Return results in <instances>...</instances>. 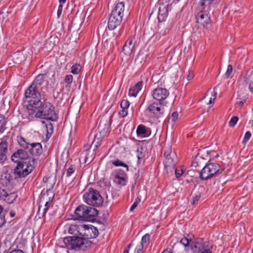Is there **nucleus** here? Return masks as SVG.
I'll return each instance as SVG.
<instances>
[{"instance_id": "1", "label": "nucleus", "mask_w": 253, "mask_h": 253, "mask_svg": "<svg viewBox=\"0 0 253 253\" xmlns=\"http://www.w3.org/2000/svg\"><path fill=\"white\" fill-rule=\"evenodd\" d=\"M13 177L10 173H5L0 177V199L8 204L14 202L18 197L17 193L12 191Z\"/></svg>"}, {"instance_id": "2", "label": "nucleus", "mask_w": 253, "mask_h": 253, "mask_svg": "<svg viewBox=\"0 0 253 253\" xmlns=\"http://www.w3.org/2000/svg\"><path fill=\"white\" fill-rule=\"evenodd\" d=\"M64 247L68 250L78 251L85 250L90 248L92 242L82 236H72L63 239Z\"/></svg>"}, {"instance_id": "3", "label": "nucleus", "mask_w": 253, "mask_h": 253, "mask_svg": "<svg viewBox=\"0 0 253 253\" xmlns=\"http://www.w3.org/2000/svg\"><path fill=\"white\" fill-rule=\"evenodd\" d=\"M125 4L123 1L117 2L114 6L108 19V28L113 30L122 22L124 14Z\"/></svg>"}, {"instance_id": "4", "label": "nucleus", "mask_w": 253, "mask_h": 253, "mask_svg": "<svg viewBox=\"0 0 253 253\" xmlns=\"http://www.w3.org/2000/svg\"><path fill=\"white\" fill-rule=\"evenodd\" d=\"M38 109L37 115L39 118L56 121L58 119V115L55 113V108L51 103L48 102L42 103L41 100L38 105L34 106Z\"/></svg>"}, {"instance_id": "5", "label": "nucleus", "mask_w": 253, "mask_h": 253, "mask_svg": "<svg viewBox=\"0 0 253 253\" xmlns=\"http://www.w3.org/2000/svg\"><path fill=\"white\" fill-rule=\"evenodd\" d=\"M75 213L79 220L93 221L98 214V211L94 208L82 205L76 208Z\"/></svg>"}, {"instance_id": "6", "label": "nucleus", "mask_w": 253, "mask_h": 253, "mask_svg": "<svg viewBox=\"0 0 253 253\" xmlns=\"http://www.w3.org/2000/svg\"><path fill=\"white\" fill-rule=\"evenodd\" d=\"M83 198L87 204L96 207L101 206L104 201L99 192L92 188H88L84 193Z\"/></svg>"}, {"instance_id": "7", "label": "nucleus", "mask_w": 253, "mask_h": 253, "mask_svg": "<svg viewBox=\"0 0 253 253\" xmlns=\"http://www.w3.org/2000/svg\"><path fill=\"white\" fill-rule=\"evenodd\" d=\"M19 145L25 149H29V153L34 156H39L42 153V145L40 143H30L22 136L17 137Z\"/></svg>"}, {"instance_id": "8", "label": "nucleus", "mask_w": 253, "mask_h": 253, "mask_svg": "<svg viewBox=\"0 0 253 253\" xmlns=\"http://www.w3.org/2000/svg\"><path fill=\"white\" fill-rule=\"evenodd\" d=\"M220 166L215 163H209L200 171L199 177L203 180L211 179L218 174Z\"/></svg>"}, {"instance_id": "9", "label": "nucleus", "mask_w": 253, "mask_h": 253, "mask_svg": "<svg viewBox=\"0 0 253 253\" xmlns=\"http://www.w3.org/2000/svg\"><path fill=\"white\" fill-rule=\"evenodd\" d=\"M23 100L34 106L38 105L40 101L41 100V94L39 89L30 86L25 92Z\"/></svg>"}, {"instance_id": "10", "label": "nucleus", "mask_w": 253, "mask_h": 253, "mask_svg": "<svg viewBox=\"0 0 253 253\" xmlns=\"http://www.w3.org/2000/svg\"><path fill=\"white\" fill-rule=\"evenodd\" d=\"M34 169V167L31 164L30 161L17 164L13 171L14 179L26 177Z\"/></svg>"}, {"instance_id": "11", "label": "nucleus", "mask_w": 253, "mask_h": 253, "mask_svg": "<svg viewBox=\"0 0 253 253\" xmlns=\"http://www.w3.org/2000/svg\"><path fill=\"white\" fill-rule=\"evenodd\" d=\"M202 238L194 240L191 244V250L192 253H212L211 247Z\"/></svg>"}, {"instance_id": "12", "label": "nucleus", "mask_w": 253, "mask_h": 253, "mask_svg": "<svg viewBox=\"0 0 253 253\" xmlns=\"http://www.w3.org/2000/svg\"><path fill=\"white\" fill-rule=\"evenodd\" d=\"M169 94V91L162 87H157L151 92V95L153 99L158 101L159 104L163 106L167 105L168 102L166 99Z\"/></svg>"}, {"instance_id": "13", "label": "nucleus", "mask_w": 253, "mask_h": 253, "mask_svg": "<svg viewBox=\"0 0 253 253\" xmlns=\"http://www.w3.org/2000/svg\"><path fill=\"white\" fill-rule=\"evenodd\" d=\"M165 159L164 161L165 169L167 170L173 169L176 164V156L174 152L171 151L170 147H165L164 149Z\"/></svg>"}, {"instance_id": "14", "label": "nucleus", "mask_w": 253, "mask_h": 253, "mask_svg": "<svg viewBox=\"0 0 253 253\" xmlns=\"http://www.w3.org/2000/svg\"><path fill=\"white\" fill-rule=\"evenodd\" d=\"M197 14L196 16V22L200 24L202 26L205 27L210 23V18L209 16V12L205 11V10H200L198 5L197 7Z\"/></svg>"}, {"instance_id": "15", "label": "nucleus", "mask_w": 253, "mask_h": 253, "mask_svg": "<svg viewBox=\"0 0 253 253\" xmlns=\"http://www.w3.org/2000/svg\"><path fill=\"white\" fill-rule=\"evenodd\" d=\"M82 237L84 239H92L97 237L99 234L97 228L92 225H84Z\"/></svg>"}, {"instance_id": "16", "label": "nucleus", "mask_w": 253, "mask_h": 253, "mask_svg": "<svg viewBox=\"0 0 253 253\" xmlns=\"http://www.w3.org/2000/svg\"><path fill=\"white\" fill-rule=\"evenodd\" d=\"M29 155L26 151L20 149L15 151L11 156V160L17 164L27 161Z\"/></svg>"}, {"instance_id": "17", "label": "nucleus", "mask_w": 253, "mask_h": 253, "mask_svg": "<svg viewBox=\"0 0 253 253\" xmlns=\"http://www.w3.org/2000/svg\"><path fill=\"white\" fill-rule=\"evenodd\" d=\"M159 105V103H158L157 102H154L148 106L147 110L150 114L159 118L163 115L164 111V108H161Z\"/></svg>"}, {"instance_id": "18", "label": "nucleus", "mask_w": 253, "mask_h": 253, "mask_svg": "<svg viewBox=\"0 0 253 253\" xmlns=\"http://www.w3.org/2000/svg\"><path fill=\"white\" fill-rule=\"evenodd\" d=\"M169 4L162 2L160 3L159 8L158 19L159 22H162L165 20L168 15Z\"/></svg>"}, {"instance_id": "19", "label": "nucleus", "mask_w": 253, "mask_h": 253, "mask_svg": "<svg viewBox=\"0 0 253 253\" xmlns=\"http://www.w3.org/2000/svg\"><path fill=\"white\" fill-rule=\"evenodd\" d=\"M83 224H71L68 228V233L73 236H82Z\"/></svg>"}, {"instance_id": "20", "label": "nucleus", "mask_w": 253, "mask_h": 253, "mask_svg": "<svg viewBox=\"0 0 253 253\" xmlns=\"http://www.w3.org/2000/svg\"><path fill=\"white\" fill-rule=\"evenodd\" d=\"M8 145L6 141H2L0 143V164H2L7 159Z\"/></svg>"}, {"instance_id": "21", "label": "nucleus", "mask_w": 253, "mask_h": 253, "mask_svg": "<svg viewBox=\"0 0 253 253\" xmlns=\"http://www.w3.org/2000/svg\"><path fill=\"white\" fill-rule=\"evenodd\" d=\"M134 47L133 39H128L123 46L122 51L126 55H130L132 53Z\"/></svg>"}, {"instance_id": "22", "label": "nucleus", "mask_w": 253, "mask_h": 253, "mask_svg": "<svg viewBox=\"0 0 253 253\" xmlns=\"http://www.w3.org/2000/svg\"><path fill=\"white\" fill-rule=\"evenodd\" d=\"M143 85V82L139 81L136 83L133 86L131 87L128 91L129 96L136 97L138 93L141 90Z\"/></svg>"}, {"instance_id": "23", "label": "nucleus", "mask_w": 253, "mask_h": 253, "mask_svg": "<svg viewBox=\"0 0 253 253\" xmlns=\"http://www.w3.org/2000/svg\"><path fill=\"white\" fill-rule=\"evenodd\" d=\"M121 108L122 110L119 112V115L124 118L128 114V108L129 106V102L127 99H123L121 102Z\"/></svg>"}, {"instance_id": "24", "label": "nucleus", "mask_w": 253, "mask_h": 253, "mask_svg": "<svg viewBox=\"0 0 253 253\" xmlns=\"http://www.w3.org/2000/svg\"><path fill=\"white\" fill-rule=\"evenodd\" d=\"M194 236L192 234H188L186 237L182 238L180 241V243L184 246L185 251L188 252L189 251L190 248L191 249V244L193 241L192 238Z\"/></svg>"}, {"instance_id": "25", "label": "nucleus", "mask_w": 253, "mask_h": 253, "mask_svg": "<svg viewBox=\"0 0 253 253\" xmlns=\"http://www.w3.org/2000/svg\"><path fill=\"white\" fill-rule=\"evenodd\" d=\"M27 109L28 115L27 117L29 120H32L35 118H39V116L37 115V114H38V109L35 108L34 105L29 103L27 106Z\"/></svg>"}, {"instance_id": "26", "label": "nucleus", "mask_w": 253, "mask_h": 253, "mask_svg": "<svg viewBox=\"0 0 253 253\" xmlns=\"http://www.w3.org/2000/svg\"><path fill=\"white\" fill-rule=\"evenodd\" d=\"M214 0H200L198 3L200 10H205L206 11L211 10V4Z\"/></svg>"}, {"instance_id": "27", "label": "nucleus", "mask_w": 253, "mask_h": 253, "mask_svg": "<svg viewBox=\"0 0 253 253\" xmlns=\"http://www.w3.org/2000/svg\"><path fill=\"white\" fill-rule=\"evenodd\" d=\"M44 78L45 75L44 74L38 75L30 86H33L38 89H39L44 82Z\"/></svg>"}, {"instance_id": "28", "label": "nucleus", "mask_w": 253, "mask_h": 253, "mask_svg": "<svg viewBox=\"0 0 253 253\" xmlns=\"http://www.w3.org/2000/svg\"><path fill=\"white\" fill-rule=\"evenodd\" d=\"M244 81L247 84H249V89L252 92H253V72H251L249 74H247L244 77Z\"/></svg>"}, {"instance_id": "29", "label": "nucleus", "mask_w": 253, "mask_h": 253, "mask_svg": "<svg viewBox=\"0 0 253 253\" xmlns=\"http://www.w3.org/2000/svg\"><path fill=\"white\" fill-rule=\"evenodd\" d=\"M12 60L15 64H20L23 60L24 57L20 51L14 53L12 55Z\"/></svg>"}, {"instance_id": "30", "label": "nucleus", "mask_w": 253, "mask_h": 253, "mask_svg": "<svg viewBox=\"0 0 253 253\" xmlns=\"http://www.w3.org/2000/svg\"><path fill=\"white\" fill-rule=\"evenodd\" d=\"M46 193H47V195L49 194V193H50L52 195V197L51 198H50V197L49 198L48 200L45 202V204L44 205L45 208L43 209L42 212V217H43L45 215L48 209L49 208V207H50V206L51 205V202L52 201V199H53V198L54 196L53 192H52V191L51 190H50V189L47 190Z\"/></svg>"}, {"instance_id": "31", "label": "nucleus", "mask_w": 253, "mask_h": 253, "mask_svg": "<svg viewBox=\"0 0 253 253\" xmlns=\"http://www.w3.org/2000/svg\"><path fill=\"white\" fill-rule=\"evenodd\" d=\"M114 181L118 185L124 186L126 183V176H120L119 175H115Z\"/></svg>"}, {"instance_id": "32", "label": "nucleus", "mask_w": 253, "mask_h": 253, "mask_svg": "<svg viewBox=\"0 0 253 253\" xmlns=\"http://www.w3.org/2000/svg\"><path fill=\"white\" fill-rule=\"evenodd\" d=\"M136 133L138 136H146L147 130L145 126L139 125L136 129Z\"/></svg>"}, {"instance_id": "33", "label": "nucleus", "mask_w": 253, "mask_h": 253, "mask_svg": "<svg viewBox=\"0 0 253 253\" xmlns=\"http://www.w3.org/2000/svg\"><path fill=\"white\" fill-rule=\"evenodd\" d=\"M7 123L5 117L3 115H0V133H2L6 129V124Z\"/></svg>"}, {"instance_id": "34", "label": "nucleus", "mask_w": 253, "mask_h": 253, "mask_svg": "<svg viewBox=\"0 0 253 253\" xmlns=\"http://www.w3.org/2000/svg\"><path fill=\"white\" fill-rule=\"evenodd\" d=\"M150 239V235L149 234H146L142 236L140 244L143 245V246H148L149 243Z\"/></svg>"}, {"instance_id": "35", "label": "nucleus", "mask_w": 253, "mask_h": 253, "mask_svg": "<svg viewBox=\"0 0 253 253\" xmlns=\"http://www.w3.org/2000/svg\"><path fill=\"white\" fill-rule=\"evenodd\" d=\"M112 164L116 167L121 166V167H125L126 168V171H128V166L126 164L124 163V162H123L122 161H121V160H120L119 159H117L115 161H112Z\"/></svg>"}, {"instance_id": "36", "label": "nucleus", "mask_w": 253, "mask_h": 253, "mask_svg": "<svg viewBox=\"0 0 253 253\" xmlns=\"http://www.w3.org/2000/svg\"><path fill=\"white\" fill-rule=\"evenodd\" d=\"M46 137L49 138L51 137V134L53 133V126L52 124L51 123H49V124L46 125Z\"/></svg>"}, {"instance_id": "37", "label": "nucleus", "mask_w": 253, "mask_h": 253, "mask_svg": "<svg viewBox=\"0 0 253 253\" xmlns=\"http://www.w3.org/2000/svg\"><path fill=\"white\" fill-rule=\"evenodd\" d=\"M81 71V66L79 64L73 65L71 67V73L73 74H78Z\"/></svg>"}, {"instance_id": "38", "label": "nucleus", "mask_w": 253, "mask_h": 253, "mask_svg": "<svg viewBox=\"0 0 253 253\" xmlns=\"http://www.w3.org/2000/svg\"><path fill=\"white\" fill-rule=\"evenodd\" d=\"M184 169L181 167L176 168L175 169V175L176 178H179L183 174Z\"/></svg>"}, {"instance_id": "39", "label": "nucleus", "mask_w": 253, "mask_h": 253, "mask_svg": "<svg viewBox=\"0 0 253 253\" xmlns=\"http://www.w3.org/2000/svg\"><path fill=\"white\" fill-rule=\"evenodd\" d=\"M238 121V117H237V116L232 117L229 122V126L230 127L234 126L236 125V124H237Z\"/></svg>"}, {"instance_id": "40", "label": "nucleus", "mask_w": 253, "mask_h": 253, "mask_svg": "<svg viewBox=\"0 0 253 253\" xmlns=\"http://www.w3.org/2000/svg\"><path fill=\"white\" fill-rule=\"evenodd\" d=\"M76 169V167L75 166L71 165L70 167L67 169L66 172V176L67 177L70 176L72 174H73Z\"/></svg>"}, {"instance_id": "41", "label": "nucleus", "mask_w": 253, "mask_h": 253, "mask_svg": "<svg viewBox=\"0 0 253 253\" xmlns=\"http://www.w3.org/2000/svg\"><path fill=\"white\" fill-rule=\"evenodd\" d=\"M251 135L252 134L250 131H247L245 134L244 138L243 140V144H246L250 139Z\"/></svg>"}, {"instance_id": "42", "label": "nucleus", "mask_w": 253, "mask_h": 253, "mask_svg": "<svg viewBox=\"0 0 253 253\" xmlns=\"http://www.w3.org/2000/svg\"><path fill=\"white\" fill-rule=\"evenodd\" d=\"M140 199L139 198H137L136 199H135V202L133 203V204L131 205L130 209H129V211H132L134 209H135L137 205H138V204L140 202Z\"/></svg>"}, {"instance_id": "43", "label": "nucleus", "mask_w": 253, "mask_h": 253, "mask_svg": "<svg viewBox=\"0 0 253 253\" xmlns=\"http://www.w3.org/2000/svg\"><path fill=\"white\" fill-rule=\"evenodd\" d=\"M200 197H201L200 193L196 194L195 195L193 196L192 204L193 205H196L198 203Z\"/></svg>"}, {"instance_id": "44", "label": "nucleus", "mask_w": 253, "mask_h": 253, "mask_svg": "<svg viewBox=\"0 0 253 253\" xmlns=\"http://www.w3.org/2000/svg\"><path fill=\"white\" fill-rule=\"evenodd\" d=\"M233 71V67L231 65H228L225 73L226 78H228Z\"/></svg>"}, {"instance_id": "45", "label": "nucleus", "mask_w": 253, "mask_h": 253, "mask_svg": "<svg viewBox=\"0 0 253 253\" xmlns=\"http://www.w3.org/2000/svg\"><path fill=\"white\" fill-rule=\"evenodd\" d=\"M73 76L71 75H66L65 77L64 81L68 84H70L73 81Z\"/></svg>"}, {"instance_id": "46", "label": "nucleus", "mask_w": 253, "mask_h": 253, "mask_svg": "<svg viewBox=\"0 0 253 253\" xmlns=\"http://www.w3.org/2000/svg\"><path fill=\"white\" fill-rule=\"evenodd\" d=\"M144 246L142 245H138L136 246L134 250V253H143Z\"/></svg>"}, {"instance_id": "47", "label": "nucleus", "mask_w": 253, "mask_h": 253, "mask_svg": "<svg viewBox=\"0 0 253 253\" xmlns=\"http://www.w3.org/2000/svg\"><path fill=\"white\" fill-rule=\"evenodd\" d=\"M246 99H247L246 98H244L241 100L237 102L235 104L236 107H238L240 108L242 107L244 104V103L246 102Z\"/></svg>"}, {"instance_id": "48", "label": "nucleus", "mask_w": 253, "mask_h": 253, "mask_svg": "<svg viewBox=\"0 0 253 253\" xmlns=\"http://www.w3.org/2000/svg\"><path fill=\"white\" fill-rule=\"evenodd\" d=\"M178 113L177 112H174L171 114L170 119L173 122H175L178 119Z\"/></svg>"}, {"instance_id": "49", "label": "nucleus", "mask_w": 253, "mask_h": 253, "mask_svg": "<svg viewBox=\"0 0 253 253\" xmlns=\"http://www.w3.org/2000/svg\"><path fill=\"white\" fill-rule=\"evenodd\" d=\"M6 222L5 219V214H0V227H2Z\"/></svg>"}, {"instance_id": "50", "label": "nucleus", "mask_w": 253, "mask_h": 253, "mask_svg": "<svg viewBox=\"0 0 253 253\" xmlns=\"http://www.w3.org/2000/svg\"><path fill=\"white\" fill-rule=\"evenodd\" d=\"M115 175H119V176H126L125 171L122 169H117L116 171Z\"/></svg>"}, {"instance_id": "51", "label": "nucleus", "mask_w": 253, "mask_h": 253, "mask_svg": "<svg viewBox=\"0 0 253 253\" xmlns=\"http://www.w3.org/2000/svg\"><path fill=\"white\" fill-rule=\"evenodd\" d=\"M100 141V137L98 136V134H97L94 137V139L92 142V144L96 143L97 144L100 145V143H99Z\"/></svg>"}, {"instance_id": "52", "label": "nucleus", "mask_w": 253, "mask_h": 253, "mask_svg": "<svg viewBox=\"0 0 253 253\" xmlns=\"http://www.w3.org/2000/svg\"><path fill=\"white\" fill-rule=\"evenodd\" d=\"M63 10V6L59 5L57 10V17L59 18L61 16Z\"/></svg>"}, {"instance_id": "53", "label": "nucleus", "mask_w": 253, "mask_h": 253, "mask_svg": "<svg viewBox=\"0 0 253 253\" xmlns=\"http://www.w3.org/2000/svg\"><path fill=\"white\" fill-rule=\"evenodd\" d=\"M9 253H25L21 250H15L12 251Z\"/></svg>"}, {"instance_id": "54", "label": "nucleus", "mask_w": 253, "mask_h": 253, "mask_svg": "<svg viewBox=\"0 0 253 253\" xmlns=\"http://www.w3.org/2000/svg\"><path fill=\"white\" fill-rule=\"evenodd\" d=\"M162 253H172V251L170 249H166Z\"/></svg>"}, {"instance_id": "55", "label": "nucleus", "mask_w": 253, "mask_h": 253, "mask_svg": "<svg viewBox=\"0 0 253 253\" xmlns=\"http://www.w3.org/2000/svg\"><path fill=\"white\" fill-rule=\"evenodd\" d=\"M133 246V244L130 243L129 245H127L126 248L125 249V250H127L129 252L130 248Z\"/></svg>"}, {"instance_id": "56", "label": "nucleus", "mask_w": 253, "mask_h": 253, "mask_svg": "<svg viewBox=\"0 0 253 253\" xmlns=\"http://www.w3.org/2000/svg\"><path fill=\"white\" fill-rule=\"evenodd\" d=\"M59 4V5H61L63 6V4L65 3L66 0H58Z\"/></svg>"}, {"instance_id": "57", "label": "nucleus", "mask_w": 253, "mask_h": 253, "mask_svg": "<svg viewBox=\"0 0 253 253\" xmlns=\"http://www.w3.org/2000/svg\"><path fill=\"white\" fill-rule=\"evenodd\" d=\"M193 78V75L189 74L187 76L188 80H190Z\"/></svg>"}, {"instance_id": "58", "label": "nucleus", "mask_w": 253, "mask_h": 253, "mask_svg": "<svg viewBox=\"0 0 253 253\" xmlns=\"http://www.w3.org/2000/svg\"><path fill=\"white\" fill-rule=\"evenodd\" d=\"M214 100V98H213V100H212V99L211 98L208 103L210 104H213Z\"/></svg>"}, {"instance_id": "59", "label": "nucleus", "mask_w": 253, "mask_h": 253, "mask_svg": "<svg viewBox=\"0 0 253 253\" xmlns=\"http://www.w3.org/2000/svg\"><path fill=\"white\" fill-rule=\"evenodd\" d=\"M10 215L11 217H13L15 216V213L14 212H12V211H10Z\"/></svg>"}, {"instance_id": "60", "label": "nucleus", "mask_w": 253, "mask_h": 253, "mask_svg": "<svg viewBox=\"0 0 253 253\" xmlns=\"http://www.w3.org/2000/svg\"><path fill=\"white\" fill-rule=\"evenodd\" d=\"M3 210V207L0 205V214H2L1 213Z\"/></svg>"}, {"instance_id": "61", "label": "nucleus", "mask_w": 253, "mask_h": 253, "mask_svg": "<svg viewBox=\"0 0 253 253\" xmlns=\"http://www.w3.org/2000/svg\"><path fill=\"white\" fill-rule=\"evenodd\" d=\"M40 210H41V207L40 206L39 207V210H38V214L39 215V217L41 218V216H40Z\"/></svg>"}, {"instance_id": "62", "label": "nucleus", "mask_w": 253, "mask_h": 253, "mask_svg": "<svg viewBox=\"0 0 253 253\" xmlns=\"http://www.w3.org/2000/svg\"><path fill=\"white\" fill-rule=\"evenodd\" d=\"M142 156H142V154H141L140 155H138V157H138V159H140L142 157Z\"/></svg>"}, {"instance_id": "63", "label": "nucleus", "mask_w": 253, "mask_h": 253, "mask_svg": "<svg viewBox=\"0 0 253 253\" xmlns=\"http://www.w3.org/2000/svg\"><path fill=\"white\" fill-rule=\"evenodd\" d=\"M123 253H129L127 250H124Z\"/></svg>"}, {"instance_id": "64", "label": "nucleus", "mask_w": 253, "mask_h": 253, "mask_svg": "<svg viewBox=\"0 0 253 253\" xmlns=\"http://www.w3.org/2000/svg\"><path fill=\"white\" fill-rule=\"evenodd\" d=\"M112 196L113 198H114L115 197L117 196L116 195H113V194H112Z\"/></svg>"}]
</instances>
